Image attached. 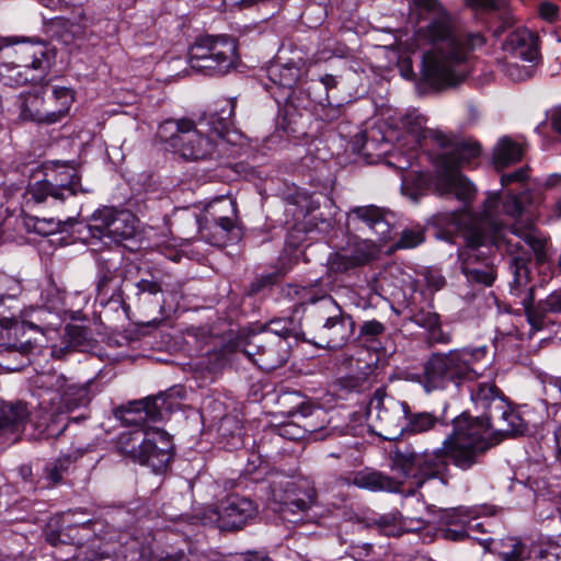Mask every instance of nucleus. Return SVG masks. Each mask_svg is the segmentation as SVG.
I'll use <instances>...</instances> for the list:
<instances>
[{
	"mask_svg": "<svg viewBox=\"0 0 561 561\" xmlns=\"http://www.w3.org/2000/svg\"><path fill=\"white\" fill-rule=\"evenodd\" d=\"M451 432L433 451L415 453L408 448H396L391 455V468L405 479H413L422 486L432 479H444L448 472V461L456 468L468 471L483 462L486 454L496 446L488 432L486 424L471 420L467 415L456 416Z\"/></svg>",
	"mask_w": 561,
	"mask_h": 561,
	"instance_id": "f257e3e1",
	"label": "nucleus"
},
{
	"mask_svg": "<svg viewBox=\"0 0 561 561\" xmlns=\"http://www.w3.org/2000/svg\"><path fill=\"white\" fill-rule=\"evenodd\" d=\"M416 36L433 47L422 58L421 73L430 85L444 89L463 80L461 70L470 51L485 44L484 36L459 30L457 19L447 11H439Z\"/></svg>",
	"mask_w": 561,
	"mask_h": 561,
	"instance_id": "f03ea898",
	"label": "nucleus"
},
{
	"mask_svg": "<svg viewBox=\"0 0 561 561\" xmlns=\"http://www.w3.org/2000/svg\"><path fill=\"white\" fill-rule=\"evenodd\" d=\"M486 347L456 348L433 353L424 364L423 386L427 392L459 387L479 376L477 365L485 358Z\"/></svg>",
	"mask_w": 561,
	"mask_h": 561,
	"instance_id": "7ed1b4c3",
	"label": "nucleus"
},
{
	"mask_svg": "<svg viewBox=\"0 0 561 561\" xmlns=\"http://www.w3.org/2000/svg\"><path fill=\"white\" fill-rule=\"evenodd\" d=\"M470 398L474 407L482 411L481 416H472L462 412L458 416L467 415L488 426L492 439L499 445L504 437L523 434L527 425L520 415L514 411L502 390L494 382H480L471 388Z\"/></svg>",
	"mask_w": 561,
	"mask_h": 561,
	"instance_id": "20e7f679",
	"label": "nucleus"
},
{
	"mask_svg": "<svg viewBox=\"0 0 561 561\" xmlns=\"http://www.w3.org/2000/svg\"><path fill=\"white\" fill-rule=\"evenodd\" d=\"M528 194L522 193L519 195L507 194L501 199L500 193L489 194L486 197L479 225L476 229H481L490 236L491 240L502 237V230L506 226L504 216L510 218H519L526 211L524 202L527 199ZM506 244V251L512 255V263L515 266V275L519 276L520 272H527V263L530 262V253H519L522 247L518 242L514 243L512 239L503 234Z\"/></svg>",
	"mask_w": 561,
	"mask_h": 561,
	"instance_id": "39448f33",
	"label": "nucleus"
},
{
	"mask_svg": "<svg viewBox=\"0 0 561 561\" xmlns=\"http://www.w3.org/2000/svg\"><path fill=\"white\" fill-rule=\"evenodd\" d=\"M158 137L183 159L192 161L213 158L219 146L205 119H167L159 125Z\"/></svg>",
	"mask_w": 561,
	"mask_h": 561,
	"instance_id": "423d86ee",
	"label": "nucleus"
},
{
	"mask_svg": "<svg viewBox=\"0 0 561 561\" xmlns=\"http://www.w3.org/2000/svg\"><path fill=\"white\" fill-rule=\"evenodd\" d=\"M116 449L121 455L149 466L153 472L159 473L167 469L172 459L173 444L171 436L164 431L135 430L119 434Z\"/></svg>",
	"mask_w": 561,
	"mask_h": 561,
	"instance_id": "0eeeda50",
	"label": "nucleus"
},
{
	"mask_svg": "<svg viewBox=\"0 0 561 561\" xmlns=\"http://www.w3.org/2000/svg\"><path fill=\"white\" fill-rule=\"evenodd\" d=\"M188 62L208 76H225L240 62L237 41L228 35L198 36L190 47Z\"/></svg>",
	"mask_w": 561,
	"mask_h": 561,
	"instance_id": "6e6552de",
	"label": "nucleus"
},
{
	"mask_svg": "<svg viewBox=\"0 0 561 561\" xmlns=\"http://www.w3.org/2000/svg\"><path fill=\"white\" fill-rule=\"evenodd\" d=\"M88 192L82 187L81 176L76 169L58 163L46 167L44 179L30 184L27 188V195L36 204L45 203L48 198L62 203L78 193Z\"/></svg>",
	"mask_w": 561,
	"mask_h": 561,
	"instance_id": "1a4fd4ad",
	"label": "nucleus"
},
{
	"mask_svg": "<svg viewBox=\"0 0 561 561\" xmlns=\"http://www.w3.org/2000/svg\"><path fill=\"white\" fill-rule=\"evenodd\" d=\"M270 506L284 522H306L313 505V491L302 490L297 482L283 478L270 485Z\"/></svg>",
	"mask_w": 561,
	"mask_h": 561,
	"instance_id": "9d476101",
	"label": "nucleus"
},
{
	"mask_svg": "<svg viewBox=\"0 0 561 561\" xmlns=\"http://www.w3.org/2000/svg\"><path fill=\"white\" fill-rule=\"evenodd\" d=\"M376 409L377 419L385 430H400L401 434L425 433L434 428L438 422V419L432 413H412L408 402L393 398L379 400Z\"/></svg>",
	"mask_w": 561,
	"mask_h": 561,
	"instance_id": "9b49d317",
	"label": "nucleus"
},
{
	"mask_svg": "<svg viewBox=\"0 0 561 561\" xmlns=\"http://www.w3.org/2000/svg\"><path fill=\"white\" fill-rule=\"evenodd\" d=\"M257 514L256 504L244 496L231 494L215 507L205 508L201 518L204 524L214 523L221 531L242 529Z\"/></svg>",
	"mask_w": 561,
	"mask_h": 561,
	"instance_id": "f8f14e48",
	"label": "nucleus"
},
{
	"mask_svg": "<svg viewBox=\"0 0 561 561\" xmlns=\"http://www.w3.org/2000/svg\"><path fill=\"white\" fill-rule=\"evenodd\" d=\"M179 392V390L172 389L168 393L130 402L127 405L116 408L114 415L117 420L130 426H142L148 422L162 421L178 407L174 396Z\"/></svg>",
	"mask_w": 561,
	"mask_h": 561,
	"instance_id": "ddd939ff",
	"label": "nucleus"
},
{
	"mask_svg": "<svg viewBox=\"0 0 561 561\" xmlns=\"http://www.w3.org/2000/svg\"><path fill=\"white\" fill-rule=\"evenodd\" d=\"M45 55V46L42 44L0 45V75L3 76V69L9 72L15 69H24V72H16L14 78L16 84L37 81L39 76H28L27 71L43 70Z\"/></svg>",
	"mask_w": 561,
	"mask_h": 561,
	"instance_id": "4468645a",
	"label": "nucleus"
},
{
	"mask_svg": "<svg viewBox=\"0 0 561 561\" xmlns=\"http://www.w3.org/2000/svg\"><path fill=\"white\" fill-rule=\"evenodd\" d=\"M277 324L272 322L270 325ZM287 343L278 334L276 328L270 327L262 334L252 335L247 342L243 353L263 370H274L287 362Z\"/></svg>",
	"mask_w": 561,
	"mask_h": 561,
	"instance_id": "2eb2a0df",
	"label": "nucleus"
},
{
	"mask_svg": "<svg viewBox=\"0 0 561 561\" xmlns=\"http://www.w3.org/2000/svg\"><path fill=\"white\" fill-rule=\"evenodd\" d=\"M431 137L440 149H450L448 152H442L433 157V164L436 169L460 170L481 154V145L473 138L460 139L439 130L432 131Z\"/></svg>",
	"mask_w": 561,
	"mask_h": 561,
	"instance_id": "dca6fc26",
	"label": "nucleus"
},
{
	"mask_svg": "<svg viewBox=\"0 0 561 561\" xmlns=\"http://www.w3.org/2000/svg\"><path fill=\"white\" fill-rule=\"evenodd\" d=\"M122 261L123 252L121 250L101 253L96 259L95 293L96 299L102 305L114 301L122 302L125 308L126 302L122 289L124 279H118Z\"/></svg>",
	"mask_w": 561,
	"mask_h": 561,
	"instance_id": "f3484780",
	"label": "nucleus"
},
{
	"mask_svg": "<svg viewBox=\"0 0 561 561\" xmlns=\"http://www.w3.org/2000/svg\"><path fill=\"white\" fill-rule=\"evenodd\" d=\"M90 230L99 237H110L115 241L129 239L136 231V217L128 210L105 207L94 213Z\"/></svg>",
	"mask_w": 561,
	"mask_h": 561,
	"instance_id": "a211bd4d",
	"label": "nucleus"
},
{
	"mask_svg": "<svg viewBox=\"0 0 561 561\" xmlns=\"http://www.w3.org/2000/svg\"><path fill=\"white\" fill-rule=\"evenodd\" d=\"M51 99L56 104V108L35 107L41 102L37 98L27 101L22 110L23 118L37 124L51 125L58 123L69 113L75 101L73 91L66 87H54Z\"/></svg>",
	"mask_w": 561,
	"mask_h": 561,
	"instance_id": "6ab92c4d",
	"label": "nucleus"
},
{
	"mask_svg": "<svg viewBox=\"0 0 561 561\" xmlns=\"http://www.w3.org/2000/svg\"><path fill=\"white\" fill-rule=\"evenodd\" d=\"M534 300V290L530 289L523 306L528 323L535 331H539L552 323L550 314L561 313V288L536 304Z\"/></svg>",
	"mask_w": 561,
	"mask_h": 561,
	"instance_id": "aec40b11",
	"label": "nucleus"
},
{
	"mask_svg": "<svg viewBox=\"0 0 561 561\" xmlns=\"http://www.w3.org/2000/svg\"><path fill=\"white\" fill-rule=\"evenodd\" d=\"M436 172L434 184L440 195L453 194L463 203L474 197V185L459 170L436 169Z\"/></svg>",
	"mask_w": 561,
	"mask_h": 561,
	"instance_id": "412c9836",
	"label": "nucleus"
},
{
	"mask_svg": "<svg viewBox=\"0 0 561 561\" xmlns=\"http://www.w3.org/2000/svg\"><path fill=\"white\" fill-rule=\"evenodd\" d=\"M237 101L232 98H221L214 103V107L204 113L198 119L207 122V129L219 140L233 127Z\"/></svg>",
	"mask_w": 561,
	"mask_h": 561,
	"instance_id": "4be33fe9",
	"label": "nucleus"
},
{
	"mask_svg": "<svg viewBox=\"0 0 561 561\" xmlns=\"http://www.w3.org/2000/svg\"><path fill=\"white\" fill-rule=\"evenodd\" d=\"M352 321L341 313L329 317L318 329V348H341L352 335Z\"/></svg>",
	"mask_w": 561,
	"mask_h": 561,
	"instance_id": "5701e85b",
	"label": "nucleus"
},
{
	"mask_svg": "<svg viewBox=\"0 0 561 561\" xmlns=\"http://www.w3.org/2000/svg\"><path fill=\"white\" fill-rule=\"evenodd\" d=\"M30 413L24 403H0V433L15 443L28 422Z\"/></svg>",
	"mask_w": 561,
	"mask_h": 561,
	"instance_id": "b1692460",
	"label": "nucleus"
},
{
	"mask_svg": "<svg viewBox=\"0 0 561 561\" xmlns=\"http://www.w3.org/2000/svg\"><path fill=\"white\" fill-rule=\"evenodd\" d=\"M88 26V19L83 12L78 14L77 21H71L64 16H56L46 23L50 35L65 45H71L79 39H83L87 35Z\"/></svg>",
	"mask_w": 561,
	"mask_h": 561,
	"instance_id": "393cba45",
	"label": "nucleus"
},
{
	"mask_svg": "<svg viewBox=\"0 0 561 561\" xmlns=\"http://www.w3.org/2000/svg\"><path fill=\"white\" fill-rule=\"evenodd\" d=\"M503 50L526 61H534L538 54V36L527 28L511 32L504 43Z\"/></svg>",
	"mask_w": 561,
	"mask_h": 561,
	"instance_id": "a878e982",
	"label": "nucleus"
},
{
	"mask_svg": "<svg viewBox=\"0 0 561 561\" xmlns=\"http://www.w3.org/2000/svg\"><path fill=\"white\" fill-rule=\"evenodd\" d=\"M508 231L523 240L533 250L538 264H545L548 261L546 250L548 238L535 227L533 221L527 220L523 222L517 220L508 228Z\"/></svg>",
	"mask_w": 561,
	"mask_h": 561,
	"instance_id": "bb28decb",
	"label": "nucleus"
},
{
	"mask_svg": "<svg viewBox=\"0 0 561 561\" xmlns=\"http://www.w3.org/2000/svg\"><path fill=\"white\" fill-rule=\"evenodd\" d=\"M307 73L304 67L296 62H273L267 67V78L278 89L286 91L285 98L289 96V91Z\"/></svg>",
	"mask_w": 561,
	"mask_h": 561,
	"instance_id": "cd10ccee",
	"label": "nucleus"
},
{
	"mask_svg": "<svg viewBox=\"0 0 561 561\" xmlns=\"http://www.w3.org/2000/svg\"><path fill=\"white\" fill-rule=\"evenodd\" d=\"M353 483L370 491L399 492L403 482L380 471L365 469L354 474Z\"/></svg>",
	"mask_w": 561,
	"mask_h": 561,
	"instance_id": "c85d7f7f",
	"label": "nucleus"
},
{
	"mask_svg": "<svg viewBox=\"0 0 561 561\" xmlns=\"http://www.w3.org/2000/svg\"><path fill=\"white\" fill-rule=\"evenodd\" d=\"M55 386L68 410L85 405L90 401L89 388L85 385L69 382L64 376H56Z\"/></svg>",
	"mask_w": 561,
	"mask_h": 561,
	"instance_id": "c756f323",
	"label": "nucleus"
},
{
	"mask_svg": "<svg viewBox=\"0 0 561 561\" xmlns=\"http://www.w3.org/2000/svg\"><path fill=\"white\" fill-rule=\"evenodd\" d=\"M65 340L67 346L65 348L53 350V355L57 357H61L66 354L68 348H72L76 351H87L93 346V336L90 329L82 325H68L66 328Z\"/></svg>",
	"mask_w": 561,
	"mask_h": 561,
	"instance_id": "7c9ffc66",
	"label": "nucleus"
},
{
	"mask_svg": "<svg viewBox=\"0 0 561 561\" xmlns=\"http://www.w3.org/2000/svg\"><path fill=\"white\" fill-rule=\"evenodd\" d=\"M353 214L379 236V241L387 239L389 224L385 219L381 208L375 205L362 206L354 208Z\"/></svg>",
	"mask_w": 561,
	"mask_h": 561,
	"instance_id": "2f4dec72",
	"label": "nucleus"
},
{
	"mask_svg": "<svg viewBox=\"0 0 561 561\" xmlns=\"http://www.w3.org/2000/svg\"><path fill=\"white\" fill-rule=\"evenodd\" d=\"M523 147L511 138L500 140L493 152V163L497 170H502L522 160Z\"/></svg>",
	"mask_w": 561,
	"mask_h": 561,
	"instance_id": "473e14b6",
	"label": "nucleus"
},
{
	"mask_svg": "<svg viewBox=\"0 0 561 561\" xmlns=\"http://www.w3.org/2000/svg\"><path fill=\"white\" fill-rule=\"evenodd\" d=\"M491 239L485 231L481 229H473L467 237V242L471 250H466L460 253L461 267L470 270H482V264H491L488 260H479L478 255L473 252L476 248L483 245Z\"/></svg>",
	"mask_w": 561,
	"mask_h": 561,
	"instance_id": "72a5a7b5",
	"label": "nucleus"
},
{
	"mask_svg": "<svg viewBox=\"0 0 561 561\" xmlns=\"http://www.w3.org/2000/svg\"><path fill=\"white\" fill-rule=\"evenodd\" d=\"M371 259L373 256L369 253L360 250H356L350 255L332 253L328 260V265L333 272L344 273L369 263Z\"/></svg>",
	"mask_w": 561,
	"mask_h": 561,
	"instance_id": "f704fd0d",
	"label": "nucleus"
},
{
	"mask_svg": "<svg viewBox=\"0 0 561 561\" xmlns=\"http://www.w3.org/2000/svg\"><path fill=\"white\" fill-rule=\"evenodd\" d=\"M198 230L203 240L215 247H224L231 240L232 231L198 218Z\"/></svg>",
	"mask_w": 561,
	"mask_h": 561,
	"instance_id": "c9c22d12",
	"label": "nucleus"
},
{
	"mask_svg": "<svg viewBox=\"0 0 561 561\" xmlns=\"http://www.w3.org/2000/svg\"><path fill=\"white\" fill-rule=\"evenodd\" d=\"M205 215L215 218H230L238 220V204L236 199L228 197H217L213 199L205 209Z\"/></svg>",
	"mask_w": 561,
	"mask_h": 561,
	"instance_id": "e433bc0d",
	"label": "nucleus"
},
{
	"mask_svg": "<svg viewBox=\"0 0 561 561\" xmlns=\"http://www.w3.org/2000/svg\"><path fill=\"white\" fill-rule=\"evenodd\" d=\"M482 270H470L468 267H461V272L467 278V282L471 285H481L484 287L492 286L496 273L492 264H482Z\"/></svg>",
	"mask_w": 561,
	"mask_h": 561,
	"instance_id": "4c0bfd02",
	"label": "nucleus"
},
{
	"mask_svg": "<svg viewBox=\"0 0 561 561\" xmlns=\"http://www.w3.org/2000/svg\"><path fill=\"white\" fill-rule=\"evenodd\" d=\"M501 548L499 556L502 561H523L526 558L525 545L515 538L502 541Z\"/></svg>",
	"mask_w": 561,
	"mask_h": 561,
	"instance_id": "58836bf2",
	"label": "nucleus"
},
{
	"mask_svg": "<svg viewBox=\"0 0 561 561\" xmlns=\"http://www.w3.org/2000/svg\"><path fill=\"white\" fill-rule=\"evenodd\" d=\"M425 241V231L422 227L404 229L396 243L397 249H413Z\"/></svg>",
	"mask_w": 561,
	"mask_h": 561,
	"instance_id": "ea45409f",
	"label": "nucleus"
},
{
	"mask_svg": "<svg viewBox=\"0 0 561 561\" xmlns=\"http://www.w3.org/2000/svg\"><path fill=\"white\" fill-rule=\"evenodd\" d=\"M136 293L135 298L137 302H146L144 297L147 296H157L158 294L162 293V285L160 282L156 280L154 278H141L136 284Z\"/></svg>",
	"mask_w": 561,
	"mask_h": 561,
	"instance_id": "a19ab883",
	"label": "nucleus"
},
{
	"mask_svg": "<svg viewBox=\"0 0 561 561\" xmlns=\"http://www.w3.org/2000/svg\"><path fill=\"white\" fill-rule=\"evenodd\" d=\"M466 4L479 13L502 12L506 7L504 0H466Z\"/></svg>",
	"mask_w": 561,
	"mask_h": 561,
	"instance_id": "79ce46f5",
	"label": "nucleus"
},
{
	"mask_svg": "<svg viewBox=\"0 0 561 561\" xmlns=\"http://www.w3.org/2000/svg\"><path fill=\"white\" fill-rule=\"evenodd\" d=\"M69 465V460H56L54 462H49L46 465L44 472L45 477L48 481H50L53 484L58 483L62 474L67 471Z\"/></svg>",
	"mask_w": 561,
	"mask_h": 561,
	"instance_id": "37998d69",
	"label": "nucleus"
},
{
	"mask_svg": "<svg viewBox=\"0 0 561 561\" xmlns=\"http://www.w3.org/2000/svg\"><path fill=\"white\" fill-rule=\"evenodd\" d=\"M411 321L415 323L416 325L424 328L425 330H428L430 328H433L440 321L438 313L433 311H427L424 309H420L419 311L414 312L411 317Z\"/></svg>",
	"mask_w": 561,
	"mask_h": 561,
	"instance_id": "c03bdc74",
	"label": "nucleus"
},
{
	"mask_svg": "<svg viewBox=\"0 0 561 561\" xmlns=\"http://www.w3.org/2000/svg\"><path fill=\"white\" fill-rule=\"evenodd\" d=\"M471 530V522L462 523L460 526L453 528L447 527L442 529V536L446 540L450 541H462L467 537H469V531Z\"/></svg>",
	"mask_w": 561,
	"mask_h": 561,
	"instance_id": "a18cd8bd",
	"label": "nucleus"
},
{
	"mask_svg": "<svg viewBox=\"0 0 561 561\" xmlns=\"http://www.w3.org/2000/svg\"><path fill=\"white\" fill-rule=\"evenodd\" d=\"M379 530L389 537H398L401 535L400 527L394 523V518L390 516H381L376 522Z\"/></svg>",
	"mask_w": 561,
	"mask_h": 561,
	"instance_id": "49530a36",
	"label": "nucleus"
},
{
	"mask_svg": "<svg viewBox=\"0 0 561 561\" xmlns=\"http://www.w3.org/2000/svg\"><path fill=\"white\" fill-rule=\"evenodd\" d=\"M538 14L543 21L554 23L559 19V7L550 1L540 2L538 5Z\"/></svg>",
	"mask_w": 561,
	"mask_h": 561,
	"instance_id": "de8ad7c7",
	"label": "nucleus"
},
{
	"mask_svg": "<svg viewBox=\"0 0 561 561\" xmlns=\"http://www.w3.org/2000/svg\"><path fill=\"white\" fill-rule=\"evenodd\" d=\"M324 207L327 208V213H320L318 216V224H325L328 228L332 227L335 216L337 214V207L335 206L333 199L329 196H324Z\"/></svg>",
	"mask_w": 561,
	"mask_h": 561,
	"instance_id": "09e8293b",
	"label": "nucleus"
},
{
	"mask_svg": "<svg viewBox=\"0 0 561 561\" xmlns=\"http://www.w3.org/2000/svg\"><path fill=\"white\" fill-rule=\"evenodd\" d=\"M61 530L59 529V519H51L45 529V538L46 541L51 546L61 545L60 541H66L67 539H61Z\"/></svg>",
	"mask_w": 561,
	"mask_h": 561,
	"instance_id": "8fccbe9b",
	"label": "nucleus"
},
{
	"mask_svg": "<svg viewBox=\"0 0 561 561\" xmlns=\"http://www.w3.org/2000/svg\"><path fill=\"white\" fill-rule=\"evenodd\" d=\"M427 331V341L430 344H448L451 336L442 330L440 321L435 327L430 328Z\"/></svg>",
	"mask_w": 561,
	"mask_h": 561,
	"instance_id": "3c124183",
	"label": "nucleus"
},
{
	"mask_svg": "<svg viewBox=\"0 0 561 561\" xmlns=\"http://www.w3.org/2000/svg\"><path fill=\"white\" fill-rule=\"evenodd\" d=\"M528 172L525 168H519L518 170L511 172V173H504L501 176V184L502 186H507L511 183H523L527 180Z\"/></svg>",
	"mask_w": 561,
	"mask_h": 561,
	"instance_id": "603ef678",
	"label": "nucleus"
},
{
	"mask_svg": "<svg viewBox=\"0 0 561 561\" xmlns=\"http://www.w3.org/2000/svg\"><path fill=\"white\" fill-rule=\"evenodd\" d=\"M383 332L385 325L377 320L367 321L360 328V334L367 337H377Z\"/></svg>",
	"mask_w": 561,
	"mask_h": 561,
	"instance_id": "864d4df0",
	"label": "nucleus"
},
{
	"mask_svg": "<svg viewBox=\"0 0 561 561\" xmlns=\"http://www.w3.org/2000/svg\"><path fill=\"white\" fill-rule=\"evenodd\" d=\"M80 526L71 525L66 529L61 530V539H67L66 541H60L61 545H81L82 538L78 537Z\"/></svg>",
	"mask_w": 561,
	"mask_h": 561,
	"instance_id": "5fc2aeb1",
	"label": "nucleus"
},
{
	"mask_svg": "<svg viewBox=\"0 0 561 561\" xmlns=\"http://www.w3.org/2000/svg\"><path fill=\"white\" fill-rule=\"evenodd\" d=\"M206 221H209L210 224H214L216 226H219L226 230H229V231H234L237 229V226H238V220L236 219H230V218H215V219H211V217L207 216V215H204V217L202 218Z\"/></svg>",
	"mask_w": 561,
	"mask_h": 561,
	"instance_id": "6e6d98bb",
	"label": "nucleus"
},
{
	"mask_svg": "<svg viewBox=\"0 0 561 561\" xmlns=\"http://www.w3.org/2000/svg\"><path fill=\"white\" fill-rule=\"evenodd\" d=\"M547 118L550 122L551 128L561 135V106L551 108Z\"/></svg>",
	"mask_w": 561,
	"mask_h": 561,
	"instance_id": "4d7b16f0",
	"label": "nucleus"
},
{
	"mask_svg": "<svg viewBox=\"0 0 561 561\" xmlns=\"http://www.w3.org/2000/svg\"><path fill=\"white\" fill-rule=\"evenodd\" d=\"M299 428L295 424H286L279 428V435L288 439L299 438Z\"/></svg>",
	"mask_w": 561,
	"mask_h": 561,
	"instance_id": "13d9d810",
	"label": "nucleus"
},
{
	"mask_svg": "<svg viewBox=\"0 0 561 561\" xmlns=\"http://www.w3.org/2000/svg\"><path fill=\"white\" fill-rule=\"evenodd\" d=\"M426 282L427 285L435 290L442 289L446 284V280L442 275H428L426 277Z\"/></svg>",
	"mask_w": 561,
	"mask_h": 561,
	"instance_id": "bf43d9fd",
	"label": "nucleus"
},
{
	"mask_svg": "<svg viewBox=\"0 0 561 561\" xmlns=\"http://www.w3.org/2000/svg\"><path fill=\"white\" fill-rule=\"evenodd\" d=\"M33 348H34V345L30 341L21 342L20 344H10L8 346V350L18 351L19 353H21L23 355H27Z\"/></svg>",
	"mask_w": 561,
	"mask_h": 561,
	"instance_id": "052dcab7",
	"label": "nucleus"
},
{
	"mask_svg": "<svg viewBox=\"0 0 561 561\" xmlns=\"http://www.w3.org/2000/svg\"><path fill=\"white\" fill-rule=\"evenodd\" d=\"M243 556L244 561H272L265 553L257 551H247Z\"/></svg>",
	"mask_w": 561,
	"mask_h": 561,
	"instance_id": "680f3d73",
	"label": "nucleus"
},
{
	"mask_svg": "<svg viewBox=\"0 0 561 561\" xmlns=\"http://www.w3.org/2000/svg\"><path fill=\"white\" fill-rule=\"evenodd\" d=\"M152 561H190L183 551H178L175 553L167 554L157 560Z\"/></svg>",
	"mask_w": 561,
	"mask_h": 561,
	"instance_id": "e2e57ef3",
	"label": "nucleus"
},
{
	"mask_svg": "<svg viewBox=\"0 0 561 561\" xmlns=\"http://www.w3.org/2000/svg\"><path fill=\"white\" fill-rule=\"evenodd\" d=\"M553 435L557 446V459L561 461V424L556 427Z\"/></svg>",
	"mask_w": 561,
	"mask_h": 561,
	"instance_id": "0e129e2a",
	"label": "nucleus"
},
{
	"mask_svg": "<svg viewBox=\"0 0 561 561\" xmlns=\"http://www.w3.org/2000/svg\"><path fill=\"white\" fill-rule=\"evenodd\" d=\"M320 81L327 91L336 87V79L331 75H325L320 79Z\"/></svg>",
	"mask_w": 561,
	"mask_h": 561,
	"instance_id": "69168bd1",
	"label": "nucleus"
},
{
	"mask_svg": "<svg viewBox=\"0 0 561 561\" xmlns=\"http://www.w3.org/2000/svg\"><path fill=\"white\" fill-rule=\"evenodd\" d=\"M415 3L419 7H422L426 10L433 9L436 4V0H415Z\"/></svg>",
	"mask_w": 561,
	"mask_h": 561,
	"instance_id": "338daca9",
	"label": "nucleus"
},
{
	"mask_svg": "<svg viewBox=\"0 0 561 561\" xmlns=\"http://www.w3.org/2000/svg\"><path fill=\"white\" fill-rule=\"evenodd\" d=\"M554 211L557 217L561 218V199L556 203Z\"/></svg>",
	"mask_w": 561,
	"mask_h": 561,
	"instance_id": "774afa93",
	"label": "nucleus"
}]
</instances>
